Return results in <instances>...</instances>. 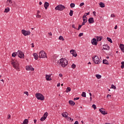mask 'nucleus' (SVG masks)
Returning <instances> with one entry per match:
<instances>
[{
	"label": "nucleus",
	"mask_w": 124,
	"mask_h": 124,
	"mask_svg": "<svg viewBox=\"0 0 124 124\" xmlns=\"http://www.w3.org/2000/svg\"><path fill=\"white\" fill-rule=\"evenodd\" d=\"M58 63L61 64L62 67H65L68 64V62L65 58H61L58 61Z\"/></svg>",
	"instance_id": "1"
},
{
	"label": "nucleus",
	"mask_w": 124,
	"mask_h": 124,
	"mask_svg": "<svg viewBox=\"0 0 124 124\" xmlns=\"http://www.w3.org/2000/svg\"><path fill=\"white\" fill-rule=\"evenodd\" d=\"M80 97H76L74 99V100H78V99H79Z\"/></svg>",
	"instance_id": "52"
},
{
	"label": "nucleus",
	"mask_w": 124,
	"mask_h": 124,
	"mask_svg": "<svg viewBox=\"0 0 124 124\" xmlns=\"http://www.w3.org/2000/svg\"><path fill=\"white\" fill-rule=\"evenodd\" d=\"M18 57L19 58H20V59H24V56H25L24 55V53H23V52H22L20 50H18Z\"/></svg>",
	"instance_id": "9"
},
{
	"label": "nucleus",
	"mask_w": 124,
	"mask_h": 124,
	"mask_svg": "<svg viewBox=\"0 0 124 124\" xmlns=\"http://www.w3.org/2000/svg\"><path fill=\"white\" fill-rule=\"evenodd\" d=\"M46 81H51V80H52L51 78V76L48 75H46Z\"/></svg>",
	"instance_id": "16"
},
{
	"label": "nucleus",
	"mask_w": 124,
	"mask_h": 124,
	"mask_svg": "<svg viewBox=\"0 0 124 124\" xmlns=\"http://www.w3.org/2000/svg\"><path fill=\"white\" fill-rule=\"evenodd\" d=\"M59 76L60 77H62V74H59Z\"/></svg>",
	"instance_id": "58"
},
{
	"label": "nucleus",
	"mask_w": 124,
	"mask_h": 124,
	"mask_svg": "<svg viewBox=\"0 0 124 124\" xmlns=\"http://www.w3.org/2000/svg\"><path fill=\"white\" fill-rule=\"evenodd\" d=\"M104 50H109L110 49V46L108 45H104L103 46Z\"/></svg>",
	"instance_id": "15"
},
{
	"label": "nucleus",
	"mask_w": 124,
	"mask_h": 124,
	"mask_svg": "<svg viewBox=\"0 0 124 124\" xmlns=\"http://www.w3.org/2000/svg\"><path fill=\"white\" fill-rule=\"evenodd\" d=\"M31 47H32V48H33V47H34V45H33V43H32V44H31Z\"/></svg>",
	"instance_id": "57"
},
{
	"label": "nucleus",
	"mask_w": 124,
	"mask_h": 124,
	"mask_svg": "<svg viewBox=\"0 0 124 124\" xmlns=\"http://www.w3.org/2000/svg\"><path fill=\"white\" fill-rule=\"evenodd\" d=\"M17 54H18V52H14L12 54V57H13L14 58H15V57H16V56H17Z\"/></svg>",
	"instance_id": "30"
},
{
	"label": "nucleus",
	"mask_w": 124,
	"mask_h": 124,
	"mask_svg": "<svg viewBox=\"0 0 124 124\" xmlns=\"http://www.w3.org/2000/svg\"><path fill=\"white\" fill-rule=\"evenodd\" d=\"M59 40H62V41H64V38H63V37L62 36H60L59 37Z\"/></svg>",
	"instance_id": "31"
},
{
	"label": "nucleus",
	"mask_w": 124,
	"mask_h": 124,
	"mask_svg": "<svg viewBox=\"0 0 124 124\" xmlns=\"http://www.w3.org/2000/svg\"><path fill=\"white\" fill-rule=\"evenodd\" d=\"M65 9V7L62 4H59L55 7V10H59V11H62Z\"/></svg>",
	"instance_id": "6"
},
{
	"label": "nucleus",
	"mask_w": 124,
	"mask_h": 124,
	"mask_svg": "<svg viewBox=\"0 0 124 124\" xmlns=\"http://www.w3.org/2000/svg\"><path fill=\"white\" fill-rule=\"evenodd\" d=\"M11 64L16 69H19L20 68L19 67V63H18V61L13 60L11 62Z\"/></svg>",
	"instance_id": "3"
},
{
	"label": "nucleus",
	"mask_w": 124,
	"mask_h": 124,
	"mask_svg": "<svg viewBox=\"0 0 124 124\" xmlns=\"http://www.w3.org/2000/svg\"><path fill=\"white\" fill-rule=\"evenodd\" d=\"M103 63L104 64H109V62H108L107 60L105 59L103 60Z\"/></svg>",
	"instance_id": "22"
},
{
	"label": "nucleus",
	"mask_w": 124,
	"mask_h": 124,
	"mask_svg": "<svg viewBox=\"0 0 124 124\" xmlns=\"http://www.w3.org/2000/svg\"><path fill=\"white\" fill-rule=\"evenodd\" d=\"M107 39L108 41V42H110V43H113V41H112V39H111L109 37H107Z\"/></svg>",
	"instance_id": "29"
},
{
	"label": "nucleus",
	"mask_w": 124,
	"mask_h": 124,
	"mask_svg": "<svg viewBox=\"0 0 124 124\" xmlns=\"http://www.w3.org/2000/svg\"><path fill=\"white\" fill-rule=\"evenodd\" d=\"M69 103L71 106H74V105H75V102L72 100H69Z\"/></svg>",
	"instance_id": "19"
},
{
	"label": "nucleus",
	"mask_w": 124,
	"mask_h": 124,
	"mask_svg": "<svg viewBox=\"0 0 124 124\" xmlns=\"http://www.w3.org/2000/svg\"><path fill=\"white\" fill-rule=\"evenodd\" d=\"M43 117H45L46 119H47V117H48V112H45L43 115Z\"/></svg>",
	"instance_id": "26"
},
{
	"label": "nucleus",
	"mask_w": 124,
	"mask_h": 124,
	"mask_svg": "<svg viewBox=\"0 0 124 124\" xmlns=\"http://www.w3.org/2000/svg\"><path fill=\"white\" fill-rule=\"evenodd\" d=\"M95 76H96L97 79H100L101 78V75H100L97 74V75H96Z\"/></svg>",
	"instance_id": "34"
},
{
	"label": "nucleus",
	"mask_w": 124,
	"mask_h": 124,
	"mask_svg": "<svg viewBox=\"0 0 124 124\" xmlns=\"http://www.w3.org/2000/svg\"><path fill=\"white\" fill-rule=\"evenodd\" d=\"M69 15H70V16H73V11L72 10H71L70 11Z\"/></svg>",
	"instance_id": "38"
},
{
	"label": "nucleus",
	"mask_w": 124,
	"mask_h": 124,
	"mask_svg": "<svg viewBox=\"0 0 124 124\" xmlns=\"http://www.w3.org/2000/svg\"><path fill=\"white\" fill-rule=\"evenodd\" d=\"M120 48L122 52H124V44H120Z\"/></svg>",
	"instance_id": "20"
},
{
	"label": "nucleus",
	"mask_w": 124,
	"mask_h": 124,
	"mask_svg": "<svg viewBox=\"0 0 124 124\" xmlns=\"http://www.w3.org/2000/svg\"><path fill=\"white\" fill-rule=\"evenodd\" d=\"M93 15H94V16H96V12H95V11H93Z\"/></svg>",
	"instance_id": "49"
},
{
	"label": "nucleus",
	"mask_w": 124,
	"mask_h": 124,
	"mask_svg": "<svg viewBox=\"0 0 124 124\" xmlns=\"http://www.w3.org/2000/svg\"><path fill=\"white\" fill-rule=\"evenodd\" d=\"M6 6H13V2L12 0H7L6 2Z\"/></svg>",
	"instance_id": "8"
},
{
	"label": "nucleus",
	"mask_w": 124,
	"mask_h": 124,
	"mask_svg": "<svg viewBox=\"0 0 124 124\" xmlns=\"http://www.w3.org/2000/svg\"><path fill=\"white\" fill-rule=\"evenodd\" d=\"M70 52L71 54L73 55V57H76V56H77V53H76V51H75V50L72 49L70 50Z\"/></svg>",
	"instance_id": "11"
},
{
	"label": "nucleus",
	"mask_w": 124,
	"mask_h": 124,
	"mask_svg": "<svg viewBox=\"0 0 124 124\" xmlns=\"http://www.w3.org/2000/svg\"><path fill=\"white\" fill-rule=\"evenodd\" d=\"M72 28H73V29H75V30H77V28H76V27H75V25L73 24L72 25Z\"/></svg>",
	"instance_id": "44"
},
{
	"label": "nucleus",
	"mask_w": 124,
	"mask_h": 124,
	"mask_svg": "<svg viewBox=\"0 0 124 124\" xmlns=\"http://www.w3.org/2000/svg\"><path fill=\"white\" fill-rule=\"evenodd\" d=\"M37 122V120H36V119L34 120V124H36V122Z\"/></svg>",
	"instance_id": "59"
},
{
	"label": "nucleus",
	"mask_w": 124,
	"mask_h": 124,
	"mask_svg": "<svg viewBox=\"0 0 124 124\" xmlns=\"http://www.w3.org/2000/svg\"><path fill=\"white\" fill-rule=\"evenodd\" d=\"M84 4H85V3L84 2H82L80 4L79 6H80V7H82V6L84 5Z\"/></svg>",
	"instance_id": "43"
},
{
	"label": "nucleus",
	"mask_w": 124,
	"mask_h": 124,
	"mask_svg": "<svg viewBox=\"0 0 124 124\" xmlns=\"http://www.w3.org/2000/svg\"><path fill=\"white\" fill-rule=\"evenodd\" d=\"M49 35L52 36V32H49L48 33Z\"/></svg>",
	"instance_id": "64"
},
{
	"label": "nucleus",
	"mask_w": 124,
	"mask_h": 124,
	"mask_svg": "<svg viewBox=\"0 0 124 124\" xmlns=\"http://www.w3.org/2000/svg\"><path fill=\"white\" fill-rule=\"evenodd\" d=\"M93 62H94L95 64H99L100 62H101V61L99 59L98 56H95L94 57H93Z\"/></svg>",
	"instance_id": "5"
},
{
	"label": "nucleus",
	"mask_w": 124,
	"mask_h": 124,
	"mask_svg": "<svg viewBox=\"0 0 124 124\" xmlns=\"http://www.w3.org/2000/svg\"><path fill=\"white\" fill-rule=\"evenodd\" d=\"M24 93H25V94H26V95L28 96L29 95V92H25Z\"/></svg>",
	"instance_id": "50"
},
{
	"label": "nucleus",
	"mask_w": 124,
	"mask_h": 124,
	"mask_svg": "<svg viewBox=\"0 0 124 124\" xmlns=\"http://www.w3.org/2000/svg\"><path fill=\"white\" fill-rule=\"evenodd\" d=\"M35 97L38 100H41L42 101L45 99V97H44V95H42V94L40 93H36L35 94Z\"/></svg>",
	"instance_id": "2"
},
{
	"label": "nucleus",
	"mask_w": 124,
	"mask_h": 124,
	"mask_svg": "<svg viewBox=\"0 0 124 124\" xmlns=\"http://www.w3.org/2000/svg\"><path fill=\"white\" fill-rule=\"evenodd\" d=\"M99 4L100 7H101L102 8H103V7H105V4H104V3L101 2Z\"/></svg>",
	"instance_id": "24"
},
{
	"label": "nucleus",
	"mask_w": 124,
	"mask_h": 124,
	"mask_svg": "<svg viewBox=\"0 0 124 124\" xmlns=\"http://www.w3.org/2000/svg\"><path fill=\"white\" fill-rule=\"evenodd\" d=\"M81 28H82V25H79L78 26V28L77 29L78 31H79V30H80V29H81Z\"/></svg>",
	"instance_id": "42"
},
{
	"label": "nucleus",
	"mask_w": 124,
	"mask_h": 124,
	"mask_svg": "<svg viewBox=\"0 0 124 124\" xmlns=\"http://www.w3.org/2000/svg\"><path fill=\"white\" fill-rule=\"evenodd\" d=\"M36 17V18H41V16H40L39 15H37Z\"/></svg>",
	"instance_id": "48"
},
{
	"label": "nucleus",
	"mask_w": 124,
	"mask_h": 124,
	"mask_svg": "<svg viewBox=\"0 0 124 124\" xmlns=\"http://www.w3.org/2000/svg\"><path fill=\"white\" fill-rule=\"evenodd\" d=\"M39 13H40V12L39 11H37V15H39Z\"/></svg>",
	"instance_id": "56"
},
{
	"label": "nucleus",
	"mask_w": 124,
	"mask_h": 124,
	"mask_svg": "<svg viewBox=\"0 0 124 124\" xmlns=\"http://www.w3.org/2000/svg\"><path fill=\"white\" fill-rule=\"evenodd\" d=\"M92 44L93 45H95V46H97V42L96 41V39L95 38H93L91 41Z\"/></svg>",
	"instance_id": "12"
},
{
	"label": "nucleus",
	"mask_w": 124,
	"mask_h": 124,
	"mask_svg": "<svg viewBox=\"0 0 124 124\" xmlns=\"http://www.w3.org/2000/svg\"><path fill=\"white\" fill-rule=\"evenodd\" d=\"M81 96H82L83 97H86V93L85 92H82V93L81 94Z\"/></svg>",
	"instance_id": "39"
},
{
	"label": "nucleus",
	"mask_w": 124,
	"mask_h": 124,
	"mask_svg": "<svg viewBox=\"0 0 124 124\" xmlns=\"http://www.w3.org/2000/svg\"><path fill=\"white\" fill-rule=\"evenodd\" d=\"M46 119V118L45 117H44L43 116H42L41 119H40V121L41 122H44V121H45V120Z\"/></svg>",
	"instance_id": "36"
},
{
	"label": "nucleus",
	"mask_w": 124,
	"mask_h": 124,
	"mask_svg": "<svg viewBox=\"0 0 124 124\" xmlns=\"http://www.w3.org/2000/svg\"><path fill=\"white\" fill-rule=\"evenodd\" d=\"M69 120L70 121H71V122H73V119H72V118L70 117L69 118Z\"/></svg>",
	"instance_id": "61"
},
{
	"label": "nucleus",
	"mask_w": 124,
	"mask_h": 124,
	"mask_svg": "<svg viewBox=\"0 0 124 124\" xmlns=\"http://www.w3.org/2000/svg\"><path fill=\"white\" fill-rule=\"evenodd\" d=\"M104 108H101L99 109V111L102 114V115H107L108 113L107 112H106Z\"/></svg>",
	"instance_id": "10"
},
{
	"label": "nucleus",
	"mask_w": 124,
	"mask_h": 124,
	"mask_svg": "<svg viewBox=\"0 0 124 124\" xmlns=\"http://www.w3.org/2000/svg\"><path fill=\"white\" fill-rule=\"evenodd\" d=\"M87 15L86 14V13L83 15L82 18H87Z\"/></svg>",
	"instance_id": "51"
},
{
	"label": "nucleus",
	"mask_w": 124,
	"mask_h": 124,
	"mask_svg": "<svg viewBox=\"0 0 124 124\" xmlns=\"http://www.w3.org/2000/svg\"><path fill=\"white\" fill-rule=\"evenodd\" d=\"M9 11H10V9H9V7H7L5 9L4 12H5V13H8Z\"/></svg>",
	"instance_id": "23"
},
{
	"label": "nucleus",
	"mask_w": 124,
	"mask_h": 124,
	"mask_svg": "<svg viewBox=\"0 0 124 124\" xmlns=\"http://www.w3.org/2000/svg\"><path fill=\"white\" fill-rule=\"evenodd\" d=\"M92 108H93L94 110H95L96 109V106L95 104H93L92 105Z\"/></svg>",
	"instance_id": "40"
},
{
	"label": "nucleus",
	"mask_w": 124,
	"mask_h": 124,
	"mask_svg": "<svg viewBox=\"0 0 124 124\" xmlns=\"http://www.w3.org/2000/svg\"><path fill=\"white\" fill-rule=\"evenodd\" d=\"M29 124V120L25 119L23 121V124Z\"/></svg>",
	"instance_id": "27"
},
{
	"label": "nucleus",
	"mask_w": 124,
	"mask_h": 124,
	"mask_svg": "<svg viewBox=\"0 0 124 124\" xmlns=\"http://www.w3.org/2000/svg\"><path fill=\"white\" fill-rule=\"evenodd\" d=\"M71 67L72 68H73V69H75V68H76V65L74 63H73L71 65Z\"/></svg>",
	"instance_id": "32"
},
{
	"label": "nucleus",
	"mask_w": 124,
	"mask_h": 124,
	"mask_svg": "<svg viewBox=\"0 0 124 124\" xmlns=\"http://www.w3.org/2000/svg\"><path fill=\"white\" fill-rule=\"evenodd\" d=\"M26 70H31V71H34V68H33L31 66H27L26 67Z\"/></svg>",
	"instance_id": "13"
},
{
	"label": "nucleus",
	"mask_w": 124,
	"mask_h": 124,
	"mask_svg": "<svg viewBox=\"0 0 124 124\" xmlns=\"http://www.w3.org/2000/svg\"><path fill=\"white\" fill-rule=\"evenodd\" d=\"M71 91V88L70 87H67V89H66L65 92L66 93H69Z\"/></svg>",
	"instance_id": "28"
},
{
	"label": "nucleus",
	"mask_w": 124,
	"mask_h": 124,
	"mask_svg": "<svg viewBox=\"0 0 124 124\" xmlns=\"http://www.w3.org/2000/svg\"><path fill=\"white\" fill-rule=\"evenodd\" d=\"M86 22H84V21L82 23V24L81 25H80L81 26H82H82H84V25H85V23Z\"/></svg>",
	"instance_id": "55"
},
{
	"label": "nucleus",
	"mask_w": 124,
	"mask_h": 124,
	"mask_svg": "<svg viewBox=\"0 0 124 124\" xmlns=\"http://www.w3.org/2000/svg\"><path fill=\"white\" fill-rule=\"evenodd\" d=\"M21 33L24 36H27V35H30L31 34V32L29 31H26L25 30H21Z\"/></svg>",
	"instance_id": "7"
},
{
	"label": "nucleus",
	"mask_w": 124,
	"mask_h": 124,
	"mask_svg": "<svg viewBox=\"0 0 124 124\" xmlns=\"http://www.w3.org/2000/svg\"><path fill=\"white\" fill-rule=\"evenodd\" d=\"M49 5H50V4H49V3L48 2H45V4H44V7H45V9H47V8H48V6H49Z\"/></svg>",
	"instance_id": "17"
},
{
	"label": "nucleus",
	"mask_w": 124,
	"mask_h": 124,
	"mask_svg": "<svg viewBox=\"0 0 124 124\" xmlns=\"http://www.w3.org/2000/svg\"><path fill=\"white\" fill-rule=\"evenodd\" d=\"M115 30H117V29H118V26L116 25L114 27Z\"/></svg>",
	"instance_id": "60"
},
{
	"label": "nucleus",
	"mask_w": 124,
	"mask_h": 124,
	"mask_svg": "<svg viewBox=\"0 0 124 124\" xmlns=\"http://www.w3.org/2000/svg\"><path fill=\"white\" fill-rule=\"evenodd\" d=\"M62 117L64 118H67V116H68V113L67 112H63L62 113Z\"/></svg>",
	"instance_id": "21"
},
{
	"label": "nucleus",
	"mask_w": 124,
	"mask_h": 124,
	"mask_svg": "<svg viewBox=\"0 0 124 124\" xmlns=\"http://www.w3.org/2000/svg\"><path fill=\"white\" fill-rule=\"evenodd\" d=\"M39 58L40 59L47 58V54L45 53V51L41 50L39 53Z\"/></svg>",
	"instance_id": "4"
},
{
	"label": "nucleus",
	"mask_w": 124,
	"mask_h": 124,
	"mask_svg": "<svg viewBox=\"0 0 124 124\" xmlns=\"http://www.w3.org/2000/svg\"><path fill=\"white\" fill-rule=\"evenodd\" d=\"M110 17H111V18H112L113 17H116V16L114 14H111L110 16Z\"/></svg>",
	"instance_id": "53"
},
{
	"label": "nucleus",
	"mask_w": 124,
	"mask_h": 124,
	"mask_svg": "<svg viewBox=\"0 0 124 124\" xmlns=\"http://www.w3.org/2000/svg\"><path fill=\"white\" fill-rule=\"evenodd\" d=\"M33 56L34 59H35V60H38V55L37 54V53H33Z\"/></svg>",
	"instance_id": "18"
},
{
	"label": "nucleus",
	"mask_w": 124,
	"mask_h": 124,
	"mask_svg": "<svg viewBox=\"0 0 124 124\" xmlns=\"http://www.w3.org/2000/svg\"><path fill=\"white\" fill-rule=\"evenodd\" d=\"M111 89H113L114 90H116L117 89V88L116 87V86L114 85H111Z\"/></svg>",
	"instance_id": "41"
},
{
	"label": "nucleus",
	"mask_w": 124,
	"mask_h": 124,
	"mask_svg": "<svg viewBox=\"0 0 124 124\" xmlns=\"http://www.w3.org/2000/svg\"><path fill=\"white\" fill-rule=\"evenodd\" d=\"M89 121L91 122V123H93V119L92 118H90Z\"/></svg>",
	"instance_id": "46"
},
{
	"label": "nucleus",
	"mask_w": 124,
	"mask_h": 124,
	"mask_svg": "<svg viewBox=\"0 0 124 124\" xmlns=\"http://www.w3.org/2000/svg\"><path fill=\"white\" fill-rule=\"evenodd\" d=\"M85 14L88 16V15H90V12L85 13Z\"/></svg>",
	"instance_id": "63"
},
{
	"label": "nucleus",
	"mask_w": 124,
	"mask_h": 124,
	"mask_svg": "<svg viewBox=\"0 0 124 124\" xmlns=\"http://www.w3.org/2000/svg\"><path fill=\"white\" fill-rule=\"evenodd\" d=\"M83 22H84V23H86L88 21V18H85V17H83Z\"/></svg>",
	"instance_id": "35"
},
{
	"label": "nucleus",
	"mask_w": 124,
	"mask_h": 124,
	"mask_svg": "<svg viewBox=\"0 0 124 124\" xmlns=\"http://www.w3.org/2000/svg\"><path fill=\"white\" fill-rule=\"evenodd\" d=\"M74 124H79V122L78 121H77L75 122Z\"/></svg>",
	"instance_id": "54"
},
{
	"label": "nucleus",
	"mask_w": 124,
	"mask_h": 124,
	"mask_svg": "<svg viewBox=\"0 0 124 124\" xmlns=\"http://www.w3.org/2000/svg\"><path fill=\"white\" fill-rule=\"evenodd\" d=\"M84 35V34L83 33H80L78 35V36L80 37V36H83Z\"/></svg>",
	"instance_id": "45"
},
{
	"label": "nucleus",
	"mask_w": 124,
	"mask_h": 124,
	"mask_svg": "<svg viewBox=\"0 0 124 124\" xmlns=\"http://www.w3.org/2000/svg\"><path fill=\"white\" fill-rule=\"evenodd\" d=\"M60 86H61V83H58L57 84V87H60Z\"/></svg>",
	"instance_id": "62"
},
{
	"label": "nucleus",
	"mask_w": 124,
	"mask_h": 124,
	"mask_svg": "<svg viewBox=\"0 0 124 124\" xmlns=\"http://www.w3.org/2000/svg\"><path fill=\"white\" fill-rule=\"evenodd\" d=\"M88 22L89 24H93L94 23V19H93V17H90L88 19Z\"/></svg>",
	"instance_id": "14"
},
{
	"label": "nucleus",
	"mask_w": 124,
	"mask_h": 124,
	"mask_svg": "<svg viewBox=\"0 0 124 124\" xmlns=\"http://www.w3.org/2000/svg\"><path fill=\"white\" fill-rule=\"evenodd\" d=\"M10 119H11V115H10V114H9L8 115V119L10 120Z\"/></svg>",
	"instance_id": "47"
},
{
	"label": "nucleus",
	"mask_w": 124,
	"mask_h": 124,
	"mask_svg": "<svg viewBox=\"0 0 124 124\" xmlns=\"http://www.w3.org/2000/svg\"><path fill=\"white\" fill-rule=\"evenodd\" d=\"M70 7L71 8H73L74 7H75V4L73 3H71L70 4Z\"/></svg>",
	"instance_id": "33"
},
{
	"label": "nucleus",
	"mask_w": 124,
	"mask_h": 124,
	"mask_svg": "<svg viewBox=\"0 0 124 124\" xmlns=\"http://www.w3.org/2000/svg\"><path fill=\"white\" fill-rule=\"evenodd\" d=\"M96 39H97V41L98 42H99V41H101V40H102V37H101V36H100V37L97 36L96 37Z\"/></svg>",
	"instance_id": "25"
},
{
	"label": "nucleus",
	"mask_w": 124,
	"mask_h": 124,
	"mask_svg": "<svg viewBox=\"0 0 124 124\" xmlns=\"http://www.w3.org/2000/svg\"><path fill=\"white\" fill-rule=\"evenodd\" d=\"M122 65L121 66V68L123 69L124 68V62L123 61L121 62Z\"/></svg>",
	"instance_id": "37"
}]
</instances>
